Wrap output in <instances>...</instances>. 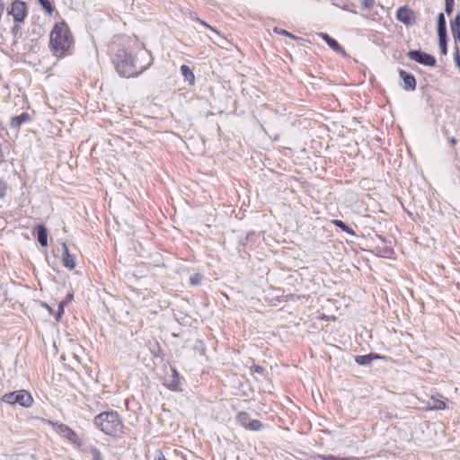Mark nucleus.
<instances>
[{"label":"nucleus","mask_w":460,"mask_h":460,"mask_svg":"<svg viewBox=\"0 0 460 460\" xmlns=\"http://www.w3.org/2000/svg\"><path fill=\"white\" fill-rule=\"evenodd\" d=\"M83 452L90 454L92 456V460H104L101 451L95 446H87L83 448Z\"/></svg>","instance_id":"dca6fc26"},{"label":"nucleus","mask_w":460,"mask_h":460,"mask_svg":"<svg viewBox=\"0 0 460 460\" xmlns=\"http://www.w3.org/2000/svg\"><path fill=\"white\" fill-rule=\"evenodd\" d=\"M38 242L42 247L48 245V232L43 225H38L36 226Z\"/></svg>","instance_id":"ddd939ff"},{"label":"nucleus","mask_w":460,"mask_h":460,"mask_svg":"<svg viewBox=\"0 0 460 460\" xmlns=\"http://www.w3.org/2000/svg\"><path fill=\"white\" fill-rule=\"evenodd\" d=\"M322 39L326 42V44L334 51L341 52L342 48L338 43L336 40L329 36L327 33H322Z\"/></svg>","instance_id":"f3484780"},{"label":"nucleus","mask_w":460,"mask_h":460,"mask_svg":"<svg viewBox=\"0 0 460 460\" xmlns=\"http://www.w3.org/2000/svg\"><path fill=\"white\" fill-rule=\"evenodd\" d=\"M41 7L46 11L47 13L51 14L54 11V7L49 0H38Z\"/></svg>","instance_id":"393cba45"},{"label":"nucleus","mask_w":460,"mask_h":460,"mask_svg":"<svg viewBox=\"0 0 460 460\" xmlns=\"http://www.w3.org/2000/svg\"><path fill=\"white\" fill-rule=\"evenodd\" d=\"M94 425L101 431L111 437L119 436L123 432V422L117 411H103L95 416Z\"/></svg>","instance_id":"7ed1b4c3"},{"label":"nucleus","mask_w":460,"mask_h":460,"mask_svg":"<svg viewBox=\"0 0 460 460\" xmlns=\"http://www.w3.org/2000/svg\"><path fill=\"white\" fill-rule=\"evenodd\" d=\"M2 401L9 404L18 403L25 408L31 407L33 402L32 396L26 390L7 393L3 395Z\"/></svg>","instance_id":"20e7f679"},{"label":"nucleus","mask_w":460,"mask_h":460,"mask_svg":"<svg viewBox=\"0 0 460 460\" xmlns=\"http://www.w3.org/2000/svg\"><path fill=\"white\" fill-rule=\"evenodd\" d=\"M450 30L455 40L460 42V10L454 20L450 22Z\"/></svg>","instance_id":"9d476101"},{"label":"nucleus","mask_w":460,"mask_h":460,"mask_svg":"<svg viewBox=\"0 0 460 460\" xmlns=\"http://www.w3.org/2000/svg\"><path fill=\"white\" fill-rule=\"evenodd\" d=\"M147 56L146 51L141 50L133 58L126 49H120L115 53L112 61L120 76L133 77L141 75L150 65V63H147L146 65L139 66L137 63L139 58H142Z\"/></svg>","instance_id":"f257e3e1"},{"label":"nucleus","mask_w":460,"mask_h":460,"mask_svg":"<svg viewBox=\"0 0 460 460\" xmlns=\"http://www.w3.org/2000/svg\"><path fill=\"white\" fill-rule=\"evenodd\" d=\"M8 191V185L5 181L0 179V199H4Z\"/></svg>","instance_id":"bb28decb"},{"label":"nucleus","mask_w":460,"mask_h":460,"mask_svg":"<svg viewBox=\"0 0 460 460\" xmlns=\"http://www.w3.org/2000/svg\"><path fill=\"white\" fill-rule=\"evenodd\" d=\"M30 115L26 112H23L19 116L13 117L10 126L14 128H19L23 123L30 121Z\"/></svg>","instance_id":"4468645a"},{"label":"nucleus","mask_w":460,"mask_h":460,"mask_svg":"<svg viewBox=\"0 0 460 460\" xmlns=\"http://www.w3.org/2000/svg\"><path fill=\"white\" fill-rule=\"evenodd\" d=\"M58 431L71 442H75V439L77 438L75 432L65 424H60L58 427Z\"/></svg>","instance_id":"9b49d317"},{"label":"nucleus","mask_w":460,"mask_h":460,"mask_svg":"<svg viewBox=\"0 0 460 460\" xmlns=\"http://www.w3.org/2000/svg\"><path fill=\"white\" fill-rule=\"evenodd\" d=\"M251 370L261 374L264 372L265 369L261 366L254 365L253 367H251Z\"/></svg>","instance_id":"72a5a7b5"},{"label":"nucleus","mask_w":460,"mask_h":460,"mask_svg":"<svg viewBox=\"0 0 460 460\" xmlns=\"http://www.w3.org/2000/svg\"><path fill=\"white\" fill-rule=\"evenodd\" d=\"M314 460H360L358 457L351 456V457H339L332 455H317L314 456Z\"/></svg>","instance_id":"aec40b11"},{"label":"nucleus","mask_w":460,"mask_h":460,"mask_svg":"<svg viewBox=\"0 0 460 460\" xmlns=\"http://www.w3.org/2000/svg\"><path fill=\"white\" fill-rule=\"evenodd\" d=\"M407 56L410 59L427 66H435L436 65V58L432 55L421 50H410Z\"/></svg>","instance_id":"423d86ee"},{"label":"nucleus","mask_w":460,"mask_h":460,"mask_svg":"<svg viewBox=\"0 0 460 460\" xmlns=\"http://www.w3.org/2000/svg\"><path fill=\"white\" fill-rule=\"evenodd\" d=\"M399 75L403 81L402 88L404 90L413 91L416 89V79L412 75L402 69L399 71Z\"/></svg>","instance_id":"6e6552de"},{"label":"nucleus","mask_w":460,"mask_h":460,"mask_svg":"<svg viewBox=\"0 0 460 460\" xmlns=\"http://www.w3.org/2000/svg\"><path fill=\"white\" fill-rule=\"evenodd\" d=\"M62 262L63 265L69 270H72L75 267V257L70 254L66 243H62Z\"/></svg>","instance_id":"1a4fd4ad"},{"label":"nucleus","mask_w":460,"mask_h":460,"mask_svg":"<svg viewBox=\"0 0 460 460\" xmlns=\"http://www.w3.org/2000/svg\"><path fill=\"white\" fill-rule=\"evenodd\" d=\"M438 34H447V22L443 13H439L438 15Z\"/></svg>","instance_id":"6ab92c4d"},{"label":"nucleus","mask_w":460,"mask_h":460,"mask_svg":"<svg viewBox=\"0 0 460 460\" xmlns=\"http://www.w3.org/2000/svg\"><path fill=\"white\" fill-rule=\"evenodd\" d=\"M262 427H263V424L259 420H251V421L249 422V425L246 429H250V430L257 431V430L261 429Z\"/></svg>","instance_id":"a878e982"},{"label":"nucleus","mask_w":460,"mask_h":460,"mask_svg":"<svg viewBox=\"0 0 460 460\" xmlns=\"http://www.w3.org/2000/svg\"><path fill=\"white\" fill-rule=\"evenodd\" d=\"M438 46L442 55H447V34H438Z\"/></svg>","instance_id":"5701e85b"},{"label":"nucleus","mask_w":460,"mask_h":460,"mask_svg":"<svg viewBox=\"0 0 460 460\" xmlns=\"http://www.w3.org/2000/svg\"><path fill=\"white\" fill-rule=\"evenodd\" d=\"M7 13L13 17L15 22H22L27 16L26 4L21 0H15L7 9Z\"/></svg>","instance_id":"39448f33"},{"label":"nucleus","mask_w":460,"mask_h":460,"mask_svg":"<svg viewBox=\"0 0 460 460\" xmlns=\"http://www.w3.org/2000/svg\"><path fill=\"white\" fill-rule=\"evenodd\" d=\"M181 72L187 81H189L190 83L194 82V79H195L194 74L188 66L182 65L181 66Z\"/></svg>","instance_id":"4be33fe9"},{"label":"nucleus","mask_w":460,"mask_h":460,"mask_svg":"<svg viewBox=\"0 0 460 460\" xmlns=\"http://www.w3.org/2000/svg\"><path fill=\"white\" fill-rule=\"evenodd\" d=\"M64 304L65 302H61L58 305V310L56 316L57 320H59L61 315L64 314Z\"/></svg>","instance_id":"2f4dec72"},{"label":"nucleus","mask_w":460,"mask_h":460,"mask_svg":"<svg viewBox=\"0 0 460 460\" xmlns=\"http://www.w3.org/2000/svg\"><path fill=\"white\" fill-rule=\"evenodd\" d=\"M396 19L406 26H411L415 23L416 16L411 9L402 6L396 11Z\"/></svg>","instance_id":"0eeeda50"},{"label":"nucleus","mask_w":460,"mask_h":460,"mask_svg":"<svg viewBox=\"0 0 460 460\" xmlns=\"http://www.w3.org/2000/svg\"><path fill=\"white\" fill-rule=\"evenodd\" d=\"M454 59L456 63V66L460 68V53L459 49L456 47L454 52Z\"/></svg>","instance_id":"7c9ffc66"},{"label":"nucleus","mask_w":460,"mask_h":460,"mask_svg":"<svg viewBox=\"0 0 460 460\" xmlns=\"http://www.w3.org/2000/svg\"><path fill=\"white\" fill-rule=\"evenodd\" d=\"M251 420L252 419H251L250 415L247 412H245V411H241L236 416L237 422L241 426L244 427L245 429L248 427L249 422L251 421Z\"/></svg>","instance_id":"412c9836"},{"label":"nucleus","mask_w":460,"mask_h":460,"mask_svg":"<svg viewBox=\"0 0 460 460\" xmlns=\"http://www.w3.org/2000/svg\"><path fill=\"white\" fill-rule=\"evenodd\" d=\"M199 22H200L201 24H203L204 26L208 27V28H210L211 30H213L208 24H207L205 22L203 21H200L199 19H198Z\"/></svg>","instance_id":"e433bc0d"},{"label":"nucleus","mask_w":460,"mask_h":460,"mask_svg":"<svg viewBox=\"0 0 460 460\" xmlns=\"http://www.w3.org/2000/svg\"><path fill=\"white\" fill-rule=\"evenodd\" d=\"M155 460H167L165 456L160 452L155 457Z\"/></svg>","instance_id":"f704fd0d"},{"label":"nucleus","mask_w":460,"mask_h":460,"mask_svg":"<svg viewBox=\"0 0 460 460\" xmlns=\"http://www.w3.org/2000/svg\"><path fill=\"white\" fill-rule=\"evenodd\" d=\"M381 357L377 354H367V355H358L355 357V361L361 366H369L373 359L380 358Z\"/></svg>","instance_id":"2eb2a0df"},{"label":"nucleus","mask_w":460,"mask_h":460,"mask_svg":"<svg viewBox=\"0 0 460 460\" xmlns=\"http://www.w3.org/2000/svg\"><path fill=\"white\" fill-rule=\"evenodd\" d=\"M454 0H445V11L447 15H450L454 10Z\"/></svg>","instance_id":"cd10ccee"},{"label":"nucleus","mask_w":460,"mask_h":460,"mask_svg":"<svg viewBox=\"0 0 460 460\" xmlns=\"http://www.w3.org/2000/svg\"><path fill=\"white\" fill-rule=\"evenodd\" d=\"M172 376L166 379L164 385L171 390H177L180 384V376L175 368H171Z\"/></svg>","instance_id":"f8f14e48"},{"label":"nucleus","mask_w":460,"mask_h":460,"mask_svg":"<svg viewBox=\"0 0 460 460\" xmlns=\"http://www.w3.org/2000/svg\"><path fill=\"white\" fill-rule=\"evenodd\" d=\"M273 31H274V32H276V33H278L279 35H284V36H287V37H289V38H292V39L295 38V36L293 34H291L290 32H288V31H285L283 29H279L278 27H275Z\"/></svg>","instance_id":"c85d7f7f"},{"label":"nucleus","mask_w":460,"mask_h":460,"mask_svg":"<svg viewBox=\"0 0 460 460\" xmlns=\"http://www.w3.org/2000/svg\"><path fill=\"white\" fill-rule=\"evenodd\" d=\"M438 395V397L432 396L429 402V408L430 410H444L446 408V403L444 401H442Z\"/></svg>","instance_id":"a211bd4d"},{"label":"nucleus","mask_w":460,"mask_h":460,"mask_svg":"<svg viewBox=\"0 0 460 460\" xmlns=\"http://www.w3.org/2000/svg\"><path fill=\"white\" fill-rule=\"evenodd\" d=\"M73 297H74L73 294H68V295L66 296V299H67L68 301H71V300L73 299Z\"/></svg>","instance_id":"4c0bfd02"},{"label":"nucleus","mask_w":460,"mask_h":460,"mask_svg":"<svg viewBox=\"0 0 460 460\" xmlns=\"http://www.w3.org/2000/svg\"><path fill=\"white\" fill-rule=\"evenodd\" d=\"M50 46L54 54L58 57L66 56L73 45V36L65 22H58L50 32Z\"/></svg>","instance_id":"f03ea898"},{"label":"nucleus","mask_w":460,"mask_h":460,"mask_svg":"<svg viewBox=\"0 0 460 460\" xmlns=\"http://www.w3.org/2000/svg\"><path fill=\"white\" fill-rule=\"evenodd\" d=\"M449 142L451 143L452 146H455L456 144V139L455 137H451L449 139Z\"/></svg>","instance_id":"c9c22d12"},{"label":"nucleus","mask_w":460,"mask_h":460,"mask_svg":"<svg viewBox=\"0 0 460 460\" xmlns=\"http://www.w3.org/2000/svg\"><path fill=\"white\" fill-rule=\"evenodd\" d=\"M190 280L191 285H198L200 283L201 276L199 274H196L194 276H191Z\"/></svg>","instance_id":"c756f323"},{"label":"nucleus","mask_w":460,"mask_h":460,"mask_svg":"<svg viewBox=\"0 0 460 460\" xmlns=\"http://www.w3.org/2000/svg\"><path fill=\"white\" fill-rule=\"evenodd\" d=\"M333 224L339 228H341L342 231L349 234L350 235H355V232L349 226H348L343 221L337 219L333 221Z\"/></svg>","instance_id":"b1692460"},{"label":"nucleus","mask_w":460,"mask_h":460,"mask_svg":"<svg viewBox=\"0 0 460 460\" xmlns=\"http://www.w3.org/2000/svg\"><path fill=\"white\" fill-rule=\"evenodd\" d=\"M373 0H360L361 4L367 9H370L373 6Z\"/></svg>","instance_id":"473e14b6"}]
</instances>
